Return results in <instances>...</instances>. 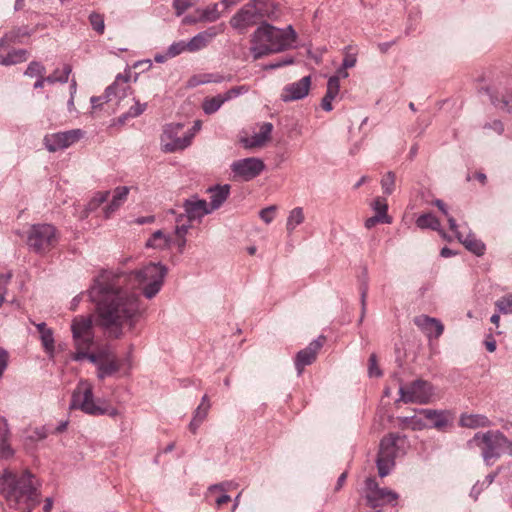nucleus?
<instances>
[{"label": "nucleus", "mask_w": 512, "mask_h": 512, "mask_svg": "<svg viewBox=\"0 0 512 512\" xmlns=\"http://www.w3.org/2000/svg\"><path fill=\"white\" fill-rule=\"evenodd\" d=\"M122 277H117V284H108L105 276L97 279L89 290V297L96 302L100 324L115 337H119L122 329H132L139 313L138 296L118 286Z\"/></svg>", "instance_id": "nucleus-1"}, {"label": "nucleus", "mask_w": 512, "mask_h": 512, "mask_svg": "<svg viewBox=\"0 0 512 512\" xmlns=\"http://www.w3.org/2000/svg\"><path fill=\"white\" fill-rule=\"evenodd\" d=\"M41 483L30 472L20 475L5 471L0 476V495L9 508L21 512H32L41 499Z\"/></svg>", "instance_id": "nucleus-2"}, {"label": "nucleus", "mask_w": 512, "mask_h": 512, "mask_svg": "<svg viewBox=\"0 0 512 512\" xmlns=\"http://www.w3.org/2000/svg\"><path fill=\"white\" fill-rule=\"evenodd\" d=\"M296 38V32L291 25L281 29L265 22L251 35L250 51L254 59H259L291 48Z\"/></svg>", "instance_id": "nucleus-3"}, {"label": "nucleus", "mask_w": 512, "mask_h": 512, "mask_svg": "<svg viewBox=\"0 0 512 512\" xmlns=\"http://www.w3.org/2000/svg\"><path fill=\"white\" fill-rule=\"evenodd\" d=\"M70 409L80 410L92 416L108 415L115 418L119 415L117 408L108 404L106 400L95 399L93 386L87 380H81L72 393Z\"/></svg>", "instance_id": "nucleus-4"}, {"label": "nucleus", "mask_w": 512, "mask_h": 512, "mask_svg": "<svg viewBox=\"0 0 512 512\" xmlns=\"http://www.w3.org/2000/svg\"><path fill=\"white\" fill-rule=\"evenodd\" d=\"M166 274L167 267L165 265L160 262H150L131 273L130 277L142 289L144 296L151 299L160 291Z\"/></svg>", "instance_id": "nucleus-5"}, {"label": "nucleus", "mask_w": 512, "mask_h": 512, "mask_svg": "<svg viewBox=\"0 0 512 512\" xmlns=\"http://www.w3.org/2000/svg\"><path fill=\"white\" fill-rule=\"evenodd\" d=\"M72 359L75 361L88 359L96 366L97 376L101 380L114 375L122 366L116 356L107 349L100 350L97 353L75 352Z\"/></svg>", "instance_id": "nucleus-6"}, {"label": "nucleus", "mask_w": 512, "mask_h": 512, "mask_svg": "<svg viewBox=\"0 0 512 512\" xmlns=\"http://www.w3.org/2000/svg\"><path fill=\"white\" fill-rule=\"evenodd\" d=\"M57 242V231L51 224L32 225L28 232L27 244L36 253L48 252Z\"/></svg>", "instance_id": "nucleus-7"}, {"label": "nucleus", "mask_w": 512, "mask_h": 512, "mask_svg": "<svg viewBox=\"0 0 512 512\" xmlns=\"http://www.w3.org/2000/svg\"><path fill=\"white\" fill-rule=\"evenodd\" d=\"M400 398L404 403L428 404L434 401L435 387L432 383L417 379L408 385L400 386Z\"/></svg>", "instance_id": "nucleus-8"}, {"label": "nucleus", "mask_w": 512, "mask_h": 512, "mask_svg": "<svg viewBox=\"0 0 512 512\" xmlns=\"http://www.w3.org/2000/svg\"><path fill=\"white\" fill-rule=\"evenodd\" d=\"M183 127L182 123H169L164 126L160 137V145L163 152L174 153L182 151L191 145L193 134H185L183 137L178 136Z\"/></svg>", "instance_id": "nucleus-9"}, {"label": "nucleus", "mask_w": 512, "mask_h": 512, "mask_svg": "<svg viewBox=\"0 0 512 512\" xmlns=\"http://www.w3.org/2000/svg\"><path fill=\"white\" fill-rule=\"evenodd\" d=\"M230 168L234 179L251 181L264 171L265 164L260 158L249 157L234 161Z\"/></svg>", "instance_id": "nucleus-10"}, {"label": "nucleus", "mask_w": 512, "mask_h": 512, "mask_svg": "<svg viewBox=\"0 0 512 512\" xmlns=\"http://www.w3.org/2000/svg\"><path fill=\"white\" fill-rule=\"evenodd\" d=\"M72 334L76 346V352H86L93 342L92 319L91 317H76L72 325Z\"/></svg>", "instance_id": "nucleus-11"}, {"label": "nucleus", "mask_w": 512, "mask_h": 512, "mask_svg": "<svg viewBox=\"0 0 512 512\" xmlns=\"http://www.w3.org/2000/svg\"><path fill=\"white\" fill-rule=\"evenodd\" d=\"M85 135L82 129H71L45 135L43 142L50 152L64 150L80 141Z\"/></svg>", "instance_id": "nucleus-12"}, {"label": "nucleus", "mask_w": 512, "mask_h": 512, "mask_svg": "<svg viewBox=\"0 0 512 512\" xmlns=\"http://www.w3.org/2000/svg\"><path fill=\"white\" fill-rule=\"evenodd\" d=\"M365 498L370 507L376 508L385 504L396 502L398 494L386 488H380L373 478L365 481Z\"/></svg>", "instance_id": "nucleus-13"}, {"label": "nucleus", "mask_w": 512, "mask_h": 512, "mask_svg": "<svg viewBox=\"0 0 512 512\" xmlns=\"http://www.w3.org/2000/svg\"><path fill=\"white\" fill-rule=\"evenodd\" d=\"M419 415L427 425L425 428H435L440 431L446 430L452 425L454 415L449 410L420 409Z\"/></svg>", "instance_id": "nucleus-14"}, {"label": "nucleus", "mask_w": 512, "mask_h": 512, "mask_svg": "<svg viewBox=\"0 0 512 512\" xmlns=\"http://www.w3.org/2000/svg\"><path fill=\"white\" fill-rule=\"evenodd\" d=\"M258 19L257 8L254 4L243 6L231 19L230 25L233 29L243 34L256 24Z\"/></svg>", "instance_id": "nucleus-15"}, {"label": "nucleus", "mask_w": 512, "mask_h": 512, "mask_svg": "<svg viewBox=\"0 0 512 512\" xmlns=\"http://www.w3.org/2000/svg\"><path fill=\"white\" fill-rule=\"evenodd\" d=\"M448 223L451 231H453L457 239L465 246L467 250L477 256H482L485 253V244L477 239L470 230L464 233L459 230V226L453 217L448 218Z\"/></svg>", "instance_id": "nucleus-16"}, {"label": "nucleus", "mask_w": 512, "mask_h": 512, "mask_svg": "<svg viewBox=\"0 0 512 512\" xmlns=\"http://www.w3.org/2000/svg\"><path fill=\"white\" fill-rule=\"evenodd\" d=\"M311 88V76H304L300 80L286 85L281 93V100L292 102L305 98Z\"/></svg>", "instance_id": "nucleus-17"}, {"label": "nucleus", "mask_w": 512, "mask_h": 512, "mask_svg": "<svg viewBox=\"0 0 512 512\" xmlns=\"http://www.w3.org/2000/svg\"><path fill=\"white\" fill-rule=\"evenodd\" d=\"M470 443L480 448H503L507 444V439L501 431L489 430L476 433Z\"/></svg>", "instance_id": "nucleus-18"}, {"label": "nucleus", "mask_w": 512, "mask_h": 512, "mask_svg": "<svg viewBox=\"0 0 512 512\" xmlns=\"http://www.w3.org/2000/svg\"><path fill=\"white\" fill-rule=\"evenodd\" d=\"M324 341L325 337L319 336L309 343L305 349L297 353L295 357V367L298 374H301L306 366L311 365L315 361L317 353L323 346Z\"/></svg>", "instance_id": "nucleus-19"}, {"label": "nucleus", "mask_w": 512, "mask_h": 512, "mask_svg": "<svg viewBox=\"0 0 512 512\" xmlns=\"http://www.w3.org/2000/svg\"><path fill=\"white\" fill-rule=\"evenodd\" d=\"M247 89L244 86L232 88L226 91L224 94H219L214 97L205 98L202 103V109L205 114H213L219 110V108L226 102L229 101L240 94L246 92Z\"/></svg>", "instance_id": "nucleus-20"}, {"label": "nucleus", "mask_w": 512, "mask_h": 512, "mask_svg": "<svg viewBox=\"0 0 512 512\" xmlns=\"http://www.w3.org/2000/svg\"><path fill=\"white\" fill-rule=\"evenodd\" d=\"M130 77V71H126L123 74H118L114 82L105 90L106 100H111L112 96L119 99L128 96L131 93V87L129 85Z\"/></svg>", "instance_id": "nucleus-21"}, {"label": "nucleus", "mask_w": 512, "mask_h": 512, "mask_svg": "<svg viewBox=\"0 0 512 512\" xmlns=\"http://www.w3.org/2000/svg\"><path fill=\"white\" fill-rule=\"evenodd\" d=\"M414 323L429 339L439 338L444 331V326L440 320L427 315L415 317Z\"/></svg>", "instance_id": "nucleus-22"}, {"label": "nucleus", "mask_w": 512, "mask_h": 512, "mask_svg": "<svg viewBox=\"0 0 512 512\" xmlns=\"http://www.w3.org/2000/svg\"><path fill=\"white\" fill-rule=\"evenodd\" d=\"M224 30L223 25L210 27L205 31H202L192 37L187 43V48L189 52H196L203 48H205L208 43L216 37L218 34L222 33Z\"/></svg>", "instance_id": "nucleus-23"}, {"label": "nucleus", "mask_w": 512, "mask_h": 512, "mask_svg": "<svg viewBox=\"0 0 512 512\" xmlns=\"http://www.w3.org/2000/svg\"><path fill=\"white\" fill-rule=\"evenodd\" d=\"M185 215L189 220H201L205 215L212 213L209 209L208 202L192 197L184 202Z\"/></svg>", "instance_id": "nucleus-24"}, {"label": "nucleus", "mask_w": 512, "mask_h": 512, "mask_svg": "<svg viewBox=\"0 0 512 512\" xmlns=\"http://www.w3.org/2000/svg\"><path fill=\"white\" fill-rule=\"evenodd\" d=\"M233 482H224L221 484H214L208 488L207 498L214 501L217 508H220L223 504L228 503L231 498L227 494V491L234 487Z\"/></svg>", "instance_id": "nucleus-25"}, {"label": "nucleus", "mask_w": 512, "mask_h": 512, "mask_svg": "<svg viewBox=\"0 0 512 512\" xmlns=\"http://www.w3.org/2000/svg\"><path fill=\"white\" fill-rule=\"evenodd\" d=\"M459 425L464 428L478 429L490 427L492 422L483 414L462 413L459 417Z\"/></svg>", "instance_id": "nucleus-26"}, {"label": "nucleus", "mask_w": 512, "mask_h": 512, "mask_svg": "<svg viewBox=\"0 0 512 512\" xmlns=\"http://www.w3.org/2000/svg\"><path fill=\"white\" fill-rule=\"evenodd\" d=\"M129 191L130 188L127 186H118L114 189L112 199L104 209L105 218H109L125 203Z\"/></svg>", "instance_id": "nucleus-27"}, {"label": "nucleus", "mask_w": 512, "mask_h": 512, "mask_svg": "<svg viewBox=\"0 0 512 512\" xmlns=\"http://www.w3.org/2000/svg\"><path fill=\"white\" fill-rule=\"evenodd\" d=\"M192 226V220H189L185 215L180 214L176 217V225H175V236H176V245L178 247L179 252H183L186 246V235L189 229Z\"/></svg>", "instance_id": "nucleus-28"}, {"label": "nucleus", "mask_w": 512, "mask_h": 512, "mask_svg": "<svg viewBox=\"0 0 512 512\" xmlns=\"http://www.w3.org/2000/svg\"><path fill=\"white\" fill-rule=\"evenodd\" d=\"M210 194V202L209 210L214 211L221 207V205L226 201V199L229 196L230 193V186L229 185H222V186H215L214 188H210L209 190Z\"/></svg>", "instance_id": "nucleus-29"}, {"label": "nucleus", "mask_w": 512, "mask_h": 512, "mask_svg": "<svg viewBox=\"0 0 512 512\" xmlns=\"http://www.w3.org/2000/svg\"><path fill=\"white\" fill-rule=\"evenodd\" d=\"M395 465L394 450H380L377 457L378 473L381 477L387 476Z\"/></svg>", "instance_id": "nucleus-30"}, {"label": "nucleus", "mask_w": 512, "mask_h": 512, "mask_svg": "<svg viewBox=\"0 0 512 512\" xmlns=\"http://www.w3.org/2000/svg\"><path fill=\"white\" fill-rule=\"evenodd\" d=\"M210 409V402L207 395H204L201 399V403L196 408L193 418L189 424L190 430L195 433L202 422L206 419Z\"/></svg>", "instance_id": "nucleus-31"}, {"label": "nucleus", "mask_w": 512, "mask_h": 512, "mask_svg": "<svg viewBox=\"0 0 512 512\" xmlns=\"http://www.w3.org/2000/svg\"><path fill=\"white\" fill-rule=\"evenodd\" d=\"M409 446L410 443L408 438L400 432H395L390 433L386 437L382 438L379 448H406Z\"/></svg>", "instance_id": "nucleus-32"}, {"label": "nucleus", "mask_w": 512, "mask_h": 512, "mask_svg": "<svg viewBox=\"0 0 512 512\" xmlns=\"http://www.w3.org/2000/svg\"><path fill=\"white\" fill-rule=\"evenodd\" d=\"M340 86L337 84L336 78H329L327 82L326 94L322 99L321 107L329 112L333 109L332 101L338 96Z\"/></svg>", "instance_id": "nucleus-33"}, {"label": "nucleus", "mask_w": 512, "mask_h": 512, "mask_svg": "<svg viewBox=\"0 0 512 512\" xmlns=\"http://www.w3.org/2000/svg\"><path fill=\"white\" fill-rule=\"evenodd\" d=\"M30 36V31L27 27H20L13 29L6 33L0 40V47H4L7 44L24 43V39Z\"/></svg>", "instance_id": "nucleus-34"}, {"label": "nucleus", "mask_w": 512, "mask_h": 512, "mask_svg": "<svg viewBox=\"0 0 512 512\" xmlns=\"http://www.w3.org/2000/svg\"><path fill=\"white\" fill-rule=\"evenodd\" d=\"M419 410H415V414L412 416L397 417L398 425L414 431L424 429V426L427 424L423 422L422 415H419Z\"/></svg>", "instance_id": "nucleus-35"}, {"label": "nucleus", "mask_w": 512, "mask_h": 512, "mask_svg": "<svg viewBox=\"0 0 512 512\" xmlns=\"http://www.w3.org/2000/svg\"><path fill=\"white\" fill-rule=\"evenodd\" d=\"M172 240L169 235L165 234L161 230L155 231L151 237L147 240L146 246L154 249H166L169 248Z\"/></svg>", "instance_id": "nucleus-36"}, {"label": "nucleus", "mask_w": 512, "mask_h": 512, "mask_svg": "<svg viewBox=\"0 0 512 512\" xmlns=\"http://www.w3.org/2000/svg\"><path fill=\"white\" fill-rule=\"evenodd\" d=\"M305 216L303 208L295 207L288 215L286 222V229L289 233H292L297 226L304 222Z\"/></svg>", "instance_id": "nucleus-37"}, {"label": "nucleus", "mask_w": 512, "mask_h": 512, "mask_svg": "<svg viewBox=\"0 0 512 512\" xmlns=\"http://www.w3.org/2000/svg\"><path fill=\"white\" fill-rule=\"evenodd\" d=\"M273 130V125L269 122L263 123L259 131L254 134L252 137V142L250 146H261L263 145L269 138Z\"/></svg>", "instance_id": "nucleus-38"}, {"label": "nucleus", "mask_w": 512, "mask_h": 512, "mask_svg": "<svg viewBox=\"0 0 512 512\" xmlns=\"http://www.w3.org/2000/svg\"><path fill=\"white\" fill-rule=\"evenodd\" d=\"M416 225L421 229L429 228L441 232L439 220L431 213L420 215L416 220Z\"/></svg>", "instance_id": "nucleus-39"}, {"label": "nucleus", "mask_w": 512, "mask_h": 512, "mask_svg": "<svg viewBox=\"0 0 512 512\" xmlns=\"http://www.w3.org/2000/svg\"><path fill=\"white\" fill-rule=\"evenodd\" d=\"M71 71V66L69 64H65L61 69H55L52 74L47 76V83H66L69 79Z\"/></svg>", "instance_id": "nucleus-40"}, {"label": "nucleus", "mask_w": 512, "mask_h": 512, "mask_svg": "<svg viewBox=\"0 0 512 512\" xmlns=\"http://www.w3.org/2000/svg\"><path fill=\"white\" fill-rule=\"evenodd\" d=\"M222 11L220 10V4L214 3L208 5L200 11V20L206 22H214L220 18Z\"/></svg>", "instance_id": "nucleus-41"}, {"label": "nucleus", "mask_w": 512, "mask_h": 512, "mask_svg": "<svg viewBox=\"0 0 512 512\" xmlns=\"http://www.w3.org/2000/svg\"><path fill=\"white\" fill-rule=\"evenodd\" d=\"M27 56L28 52L24 49L13 50L2 58L1 63L6 66L14 65L26 61Z\"/></svg>", "instance_id": "nucleus-42"}, {"label": "nucleus", "mask_w": 512, "mask_h": 512, "mask_svg": "<svg viewBox=\"0 0 512 512\" xmlns=\"http://www.w3.org/2000/svg\"><path fill=\"white\" fill-rule=\"evenodd\" d=\"M495 306L501 314H512V294H507L495 302Z\"/></svg>", "instance_id": "nucleus-43"}, {"label": "nucleus", "mask_w": 512, "mask_h": 512, "mask_svg": "<svg viewBox=\"0 0 512 512\" xmlns=\"http://www.w3.org/2000/svg\"><path fill=\"white\" fill-rule=\"evenodd\" d=\"M10 431L8 422L4 418H0V448H10Z\"/></svg>", "instance_id": "nucleus-44"}, {"label": "nucleus", "mask_w": 512, "mask_h": 512, "mask_svg": "<svg viewBox=\"0 0 512 512\" xmlns=\"http://www.w3.org/2000/svg\"><path fill=\"white\" fill-rule=\"evenodd\" d=\"M89 21L92 28L100 35L104 33L105 24H104V16L93 12L89 15Z\"/></svg>", "instance_id": "nucleus-45"}, {"label": "nucleus", "mask_w": 512, "mask_h": 512, "mask_svg": "<svg viewBox=\"0 0 512 512\" xmlns=\"http://www.w3.org/2000/svg\"><path fill=\"white\" fill-rule=\"evenodd\" d=\"M146 107H147L146 103L142 104V103L136 101L135 105L130 107L128 112L119 118V121L121 123H123L125 121V119H127L128 117H132V118L138 117L146 110Z\"/></svg>", "instance_id": "nucleus-46"}, {"label": "nucleus", "mask_w": 512, "mask_h": 512, "mask_svg": "<svg viewBox=\"0 0 512 512\" xmlns=\"http://www.w3.org/2000/svg\"><path fill=\"white\" fill-rule=\"evenodd\" d=\"M184 51H188L187 43L185 41L174 42L168 47L166 56L168 58H173L180 55Z\"/></svg>", "instance_id": "nucleus-47"}, {"label": "nucleus", "mask_w": 512, "mask_h": 512, "mask_svg": "<svg viewBox=\"0 0 512 512\" xmlns=\"http://www.w3.org/2000/svg\"><path fill=\"white\" fill-rule=\"evenodd\" d=\"M381 186L383 189V192L387 195L392 194L395 187V175L392 172L386 173L382 180H381Z\"/></svg>", "instance_id": "nucleus-48"}, {"label": "nucleus", "mask_w": 512, "mask_h": 512, "mask_svg": "<svg viewBox=\"0 0 512 512\" xmlns=\"http://www.w3.org/2000/svg\"><path fill=\"white\" fill-rule=\"evenodd\" d=\"M45 351L49 354L54 352V337L51 329L45 330L40 335Z\"/></svg>", "instance_id": "nucleus-49"}, {"label": "nucleus", "mask_w": 512, "mask_h": 512, "mask_svg": "<svg viewBox=\"0 0 512 512\" xmlns=\"http://www.w3.org/2000/svg\"><path fill=\"white\" fill-rule=\"evenodd\" d=\"M352 50H354L352 46H347L344 49L345 56L341 64L344 67L353 68L357 63V53L355 51L351 52Z\"/></svg>", "instance_id": "nucleus-50"}, {"label": "nucleus", "mask_w": 512, "mask_h": 512, "mask_svg": "<svg viewBox=\"0 0 512 512\" xmlns=\"http://www.w3.org/2000/svg\"><path fill=\"white\" fill-rule=\"evenodd\" d=\"M44 73H45V67L41 63L36 62V61L30 62V64L28 65V67L25 71V75H27L29 77H40V76H43Z\"/></svg>", "instance_id": "nucleus-51"}, {"label": "nucleus", "mask_w": 512, "mask_h": 512, "mask_svg": "<svg viewBox=\"0 0 512 512\" xmlns=\"http://www.w3.org/2000/svg\"><path fill=\"white\" fill-rule=\"evenodd\" d=\"M372 208L377 215H383L385 218H391L387 214L388 204L384 198L377 197L372 204Z\"/></svg>", "instance_id": "nucleus-52"}, {"label": "nucleus", "mask_w": 512, "mask_h": 512, "mask_svg": "<svg viewBox=\"0 0 512 512\" xmlns=\"http://www.w3.org/2000/svg\"><path fill=\"white\" fill-rule=\"evenodd\" d=\"M12 277L11 273L0 274V307L5 301V296L7 293V286Z\"/></svg>", "instance_id": "nucleus-53"}, {"label": "nucleus", "mask_w": 512, "mask_h": 512, "mask_svg": "<svg viewBox=\"0 0 512 512\" xmlns=\"http://www.w3.org/2000/svg\"><path fill=\"white\" fill-rule=\"evenodd\" d=\"M217 81L218 80L214 79L212 74H203V75L193 76L189 80V85L194 87V86H198V85H201V84H206V83H210V82H217Z\"/></svg>", "instance_id": "nucleus-54"}, {"label": "nucleus", "mask_w": 512, "mask_h": 512, "mask_svg": "<svg viewBox=\"0 0 512 512\" xmlns=\"http://www.w3.org/2000/svg\"><path fill=\"white\" fill-rule=\"evenodd\" d=\"M110 195V192L109 191H100V192H97L93 199L90 201L89 203V208L90 209H95L96 207H98L99 205H101L102 203H104L105 201L108 200V197Z\"/></svg>", "instance_id": "nucleus-55"}, {"label": "nucleus", "mask_w": 512, "mask_h": 512, "mask_svg": "<svg viewBox=\"0 0 512 512\" xmlns=\"http://www.w3.org/2000/svg\"><path fill=\"white\" fill-rule=\"evenodd\" d=\"M275 213L276 206L272 205L262 209L259 213V216L261 220L264 221L266 224H270L275 218Z\"/></svg>", "instance_id": "nucleus-56"}, {"label": "nucleus", "mask_w": 512, "mask_h": 512, "mask_svg": "<svg viewBox=\"0 0 512 512\" xmlns=\"http://www.w3.org/2000/svg\"><path fill=\"white\" fill-rule=\"evenodd\" d=\"M392 222V219L391 218H385L383 217V215H377L375 214L374 216L372 217H369L368 219L365 220V227L367 229H371L373 228L377 223H386V224H390Z\"/></svg>", "instance_id": "nucleus-57"}, {"label": "nucleus", "mask_w": 512, "mask_h": 512, "mask_svg": "<svg viewBox=\"0 0 512 512\" xmlns=\"http://www.w3.org/2000/svg\"><path fill=\"white\" fill-rule=\"evenodd\" d=\"M192 5V0H173L177 15L184 13Z\"/></svg>", "instance_id": "nucleus-58"}, {"label": "nucleus", "mask_w": 512, "mask_h": 512, "mask_svg": "<svg viewBox=\"0 0 512 512\" xmlns=\"http://www.w3.org/2000/svg\"><path fill=\"white\" fill-rule=\"evenodd\" d=\"M369 375L379 377L382 375L381 370L377 366V358L375 354H372L369 358Z\"/></svg>", "instance_id": "nucleus-59"}, {"label": "nucleus", "mask_w": 512, "mask_h": 512, "mask_svg": "<svg viewBox=\"0 0 512 512\" xmlns=\"http://www.w3.org/2000/svg\"><path fill=\"white\" fill-rule=\"evenodd\" d=\"M9 355L6 350L0 348V379L8 366Z\"/></svg>", "instance_id": "nucleus-60"}, {"label": "nucleus", "mask_w": 512, "mask_h": 512, "mask_svg": "<svg viewBox=\"0 0 512 512\" xmlns=\"http://www.w3.org/2000/svg\"><path fill=\"white\" fill-rule=\"evenodd\" d=\"M485 130H493L497 134H502L504 131L503 124L499 120H494L491 123H487L484 125Z\"/></svg>", "instance_id": "nucleus-61"}, {"label": "nucleus", "mask_w": 512, "mask_h": 512, "mask_svg": "<svg viewBox=\"0 0 512 512\" xmlns=\"http://www.w3.org/2000/svg\"><path fill=\"white\" fill-rule=\"evenodd\" d=\"M294 63V59L292 57H285L280 61L271 62L267 65L268 69H277L286 65H290Z\"/></svg>", "instance_id": "nucleus-62"}, {"label": "nucleus", "mask_w": 512, "mask_h": 512, "mask_svg": "<svg viewBox=\"0 0 512 512\" xmlns=\"http://www.w3.org/2000/svg\"><path fill=\"white\" fill-rule=\"evenodd\" d=\"M349 68L347 67H344L343 65H341L337 71H336V74L331 76L330 78H336V81H337V84L340 86V79H346L349 77V73H348V70Z\"/></svg>", "instance_id": "nucleus-63"}, {"label": "nucleus", "mask_w": 512, "mask_h": 512, "mask_svg": "<svg viewBox=\"0 0 512 512\" xmlns=\"http://www.w3.org/2000/svg\"><path fill=\"white\" fill-rule=\"evenodd\" d=\"M109 100H106L105 94L103 96H93L91 97V104L93 108L100 107L104 102H108Z\"/></svg>", "instance_id": "nucleus-64"}]
</instances>
